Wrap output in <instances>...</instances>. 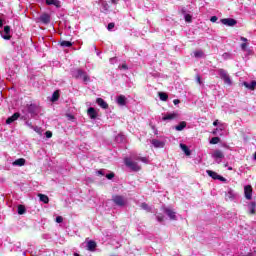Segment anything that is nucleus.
I'll list each match as a JSON object with an SVG mask.
<instances>
[{"label":"nucleus","instance_id":"nucleus-34","mask_svg":"<svg viewBox=\"0 0 256 256\" xmlns=\"http://www.w3.org/2000/svg\"><path fill=\"white\" fill-rule=\"evenodd\" d=\"M244 193H253V188L251 185H247L244 187Z\"/></svg>","mask_w":256,"mask_h":256},{"label":"nucleus","instance_id":"nucleus-49","mask_svg":"<svg viewBox=\"0 0 256 256\" xmlns=\"http://www.w3.org/2000/svg\"><path fill=\"white\" fill-rule=\"evenodd\" d=\"M221 122H219V120H215L214 122H213V125H214V127H217V125H219Z\"/></svg>","mask_w":256,"mask_h":256},{"label":"nucleus","instance_id":"nucleus-1","mask_svg":"<svg viewBox=\"0 0 256 256\" xmlns=\"http://www.w3.org/2000/svg\"><path fill=\"white\" fill-rule=\"evenodd\" d=\"M125 165L132 169V171H141V166L135 161H141L142 163H149L148 157H141L139 154H132L130 158H125Z\"/></svg>","mask_w":256,"mask_h":256},{"label":"nucleus","instance_id":"nucleus-50","mask_svg":"<svg viewBox=\"0 0 256 256\" xmlns=\"http://www.w3.org/2000/svg\"><path fill=\"white\" fill-rule=\"evenodd\" d=\"M0 27H3V18H1V14H0Z\"/></svg>","mask_w":256,"mask_h":256},{"label":"nucleus","instance_id":"nucleus-37","mask_svg":"<svg viewBox=\"0 0 256 256\" xmlns=\"http://www.w3.org/2000/svg\"><path fill=\"white\" fill-rule=\"evenodd\" d=\"M47 139H51V137H53V132L52 131H46L45 133Z\"/></svg>","mask_w":256,"mask_h":256},{"label":"nucleus","instance_id":"nucleus-25","mask_svg":"<svg viewBox=\"0 0 256 256\" xmlns=\"http://www.w3.org/2000/svg\"><path fill=\"white\" fill-rule=\"evenodd\" d=\"M187 127V122L182 121L175 127L176 131H183Z\"/></svg>","mask_w":256,"mask_h":256},{"label":"nucleus","instance_id":"nucleus-5","mask_svg":"<svg viewBox=\"0 0 256 256\" xmlns=\"http://www.w3.org/2000/svg\"><path fill=\"white\" fill-rule=\"evenodd\" d=\"M113 202L115 205H118V207H125V205H127V200L119 195L113 197Z\"/></svg>","mask_w":256,"mask_h":256},{"label":"nucleus","instance_id":"nucleus-15","mask_svg":"<svg viewBox=\"0 0 256 256\" xmlns=\"http://www.w3.org/2000/svg\"><path fill=\"white\" fill-rule=\"evenodd\" d=\"M87 115L88 117H90V119H95L99 114L97 113V110H95V108L90 107L87 110Z\"/></svg>","mask_w":256,"mask_h":256},{"label":"nucleus","instance_id":"nucleus-19","mask_svg":"<svg viewBox=\"0 0 256 256\" xmlns=\"http://www.w3.org/2000/svg\"><path fill=\"white\" fill-rule=\"evenodd\" d=\"M97 248V243L93 240H90L87 242V250L88 251H95V249Z\"/></svg>","mask_w":256,"mask_h":256},{"label":"nucleus","instance_id":"nucleus-38","mask_svg":"<svg viewBox=\"0 0 256 256\" xmlns=\"http://www.w3.org/2000/svg\"><path fill=\"white\" fill-rule=\"evenodd\" d=\"M113 29H115V23H109L108 24V31H111Z\"/></svg>","mask_w":256,"mask_h":256},{"label":"nucleus","instance_id":"nucleus-6","mask_svg":"<svg viewBox=\"0 0 256 256\" xmlns=\"http://www.w3.org/2000/svg\"><path fill=\"white\" fill-rule=\"evenodd\" d=\"M207 175H209V177H211L214 180H218V181H222L223 183H225V181H227V179H225V177L218 175L217 172H214L212 170H207Z\"/></svg>","mask_w":256,"mask_h":256},{"label":"nucleus","instance_id":"nucleus-2","mask_svg":"<svg viewBox=\"0 0 256 256\" xmlns=\"http://www.w3.org/2000/svg\"><path fill=\"white\" fill-rule=\"evenodd\" d=\"M73 77H75V79H82L84 83H87L88 81H90V78H89V75H87V72L81 69H76L73 72Z\"/></svg>","mask_w":256,"mask_h":256},{"label":"nucleus","instance_id":"nucleus-56","mask_svg":"<svg viewBox=\"0 0 256 256\" xmlns=\"http://www.w3.org/2000/svg\"><path fill=\"white\" fill-rule=\"evenodd\" d=\"M104 7H107V4H104Z\"/></svg>","mask_w":256,"mask_h":256},{"label":"nucleus","instance_id":"nucleus-39","mask_svg":"<svg viewBox=\"0 0 256 256\" xmlns=\"http://www.w3.org/2000/svg\"><path fill=\"white\" fill-rule=\"evenodd\" d=\"M245 197H246V199H248V201H250V199H253V194L252 193H245Z\"/></svg>","mask_w":256,"mask_h":256},{"label":"nucleus","instance_id":"nucleus-51","mask_svg":"<svg viewBox=\"0 0 256 256\" xmlns=\"http://www.w3.org/2000/svg\"><path fill=\"white\" fill-rule=\"evenodd\" d=\"M240 40L243 41L244 43H247V38L245 37H241Z\"/></svg>","mask_w":256,"mask_h":256},{"label":"nucleus","instance_id":"nucleus-53","mask_svg":"<svg viewBox=\"0 0 256 256\" xmlns=\"http://www.w3.org/2000/svg\"><path fill=\"white\" fill-rule=\"evenodd\" d=\"M228 169H229V171H233V168H232V167H229Z\"/></svg>","mask_w":256,"mask_h":256},{"label":"nucleus","instance_id":"nucleus-3","mask_svg":"<svg viewBox=\"0 0 256 256\" xmlns=\"http://www.w3.org/2000/svg\"><path fill=\"white\" fill-rule=\"evenodd\" d=\"M218 75L220 76L221 79H223V81L226 85H229V86L233 85L231 76H229V73H227L224 69H219Z\"/></svg>","mask_w":256,"mask_h":256},{"label":"nucleus","instance_id":"nucleus-27","mask_svg":"<svg viewBox=\"0 0 256 256\" xmlns=\"http://www.w3.org/2000/svg\"><path fill=\"white\" fill-rule=\"evenodd\" d=\"M39 200L42 201V203H49V197L45 194H38Z\"/></svg>","mask_w":256,"mask_h":256},{"label":"nucleus","instance_id":"nucleus-42","mask_svg":"<svg viewBox=\"0 0 256 256\" xmlns=\"http://www.w3.org/2000/svg\"><path fill=\"white\" fill-rule=\"evenodd\" d=\"M56 223H63V217L61 216L56 217Z\"/></svg>","mask_w":256,"mask_h":256},{"label":"nucleus","instance_id":"nucleus-23","mask_svg":"<svg viewBox=\"0 0 256 256\" xmlns=\"http://www.w3.org/2000/svg\"><path fill=\"white\" fill-rule=\"evenodd\" d=\"M46 5H54V7H61V2L59 0H46Z\"/></svg>","mask_w":256,"mask_h":256},{"label":"nucleus","instance_id":"nucleus-20","mask_svg":"<svg viewBox=\"0 0 256 256\" xmlns=\"http://www.w3.org/2000/svg\"><path fill=\"white\" fill-rule=\"evenodd\" d=\"M248 211H249L250 215H255V213H256V203L255 202H250L248 204Z\"/></svg>","mask_w":256,"mask_h":256},{"label":"nucleus","instance_id":"nucleus-52","mask_svg":"<svg viewBox=\"0 0 256 256\" xmlns=\"http://www.w3.org/2000/svg\"><path fill=\"white\" fill-rule=\"evenodd\" d=\"M122 67H123V69H127V65H123Z\"/></svg>","mask_w":256,"mask_h":256},{"label":"nucleus","instance_id":"nucleus-43","mask_svg":"<svg viewBox=\"0 0 256 256\" xmlns=\"http://www.w3.org/2000/svg\"><path fill=\"white\" fill-rule=\"evenodd\" d=\"M97 175H102L103 177H105V170H99L97 171Z\"/></svg>","mask_w":256,"mask_h":256},{"label":"nucleus","instance_id":"nucleus-32","mask_svg":"<svg viewBox=\"0 0 256 256\" xmlns=\"http://www.w3.org/2000/svg\"><path fill=\"white\" fill-rule=\"evenodd\" d=\"M219 141H221V139L219 137H213L210 140L211 145H217V143H219Z\"/></svg>","mask_w":256,"mask_h":256},{"label":"nucleus","instance_id":"nucleus-24","mask_svg":"<svg viewBox=\"0 0 256 256\" xmlns=\"http://www.w3.org/2000/svg\"><path fill=\"white\" fill-rule=\"evenodd\" d=\"M17 213L18 215H25L27 213V208H25L24 205H18V208H17Z\"/></svg>","mask_w":256,"mask_h":256},{"label":"nucleus","instance_id":"nucleus-46","mask_svg":"<svg viewBox=\"0 0 256 256\" xmlns=\"http://www.w3.org/2000/svg\"><path fill=\"white\" fill-rule=\"evenodd\" d=\"M156 219L159 221V223L163 222V216L157 215Z\"/></svg>","mask_w":256,"mask_h":256},{"label":"nucleus","instance_id":"nucleus-16","mask_svg":"<svg viewBox=\"0 0 256 256\" xmlns=\"http://www.w3.org/2000/svg\"><path fill=\"white\" fill-rule=\"evenodd\" d=\"M26 125L28 127H30V129H33V131H35V133H38V135H41L43 133V130L41 129V127L38 126H33L31 123L26 122Z\"/></svg>","mask_w":256,"mask_h":256},{"label":"nucleus","instance_id":"nucleus-48","mask_svg":"<svg viewBox=\"0 0 256 256\" xmlns=\"http://www.w3.org/2000/svg\"><path fill=\"white\" fill-rule=\"evenodd\" d=\"M173 103H174V105H179V103H181V101H179V99H175V100H173Z\"/></svg>","mask_w":256,"mask_h":256},{"label":"nucleus","instance_id":"nucleus-7","mask_svg":"<svg viewBox=\"0 0 256 256\" xmlns=\"http://www.w3.org/2000/svg\"><path fill=\"white\" fill-rule=\"evenodd\" d=\"M212 157H213V159H215L216 163H221V159H223V157H225V155L223 154V152L221 150H215L212 153Z\"/></svg>","mask_w":256,"mask_h":256},{"label":"nucleus","instance_id":"nucleus-8","mask_svg":"<svg viewBox=\"0 0 256 256\" xmlns=\"http://www.w3.org/2000/svg\"><path fill=\"white\" fill-rule=\"evenodd\" d=\"M177 117H179V114H177L176 112L167 113L163 115L162 121H173V119H177Z\"/></svg>","mask_w":256,"mask_h":256},{"label":"nucleus","instance_id":"nucleus-30","mask_svg":"<svg viewBox=\"0 0 256 256\" xmlns=\"http://www.w3.org/2000/svg\"><path fill=\"white\" fill-rule=\"evenodd\" d=\"M159 97L161 101H167L169 99V96L165 92H159Z\"/></svg>","mask_w":256,"mask_h":256},{"label":"nucleus","instance_id":"nucleus-13","mask_svg":"<svg viewBox=\"0 0 256 256\" xmlns=\"http://www.w3.org/2000/svg\"><path fill=\"white\" fill-rule=\"evenodd\" d=\"M19 117H21V114H19L18 112L14 113L11 117H9L6 120L7 125H11V123H14V121H17Z\"/></svg>","mask_w":256,"mask_h":256},{"label":"nucleus","instance_id":"nucleus-28","mask_svg":"<svg viewBox=\"0 0 256 256\" xmlns=\"http://www.w3.org/2000/svg\"><path fill=\"white\" fill-rule=\"evenodd\" d=\"M194 57H196V59H201L202 57H205V53H203V50H197L194 52Z\"/></svg>","mask_w":256,"mask_h":256},{"label":"nucleus","instance_id":"nucleus-12","mask_svg":"<svg viewBox=\"0 0 256 256\" xmlns=\"http://www.w3.org/2000/svg\"><path fill=\"white\" fill-rule=\"evenodd\" d=\"M151 144L156 148V149H163V147H165V142L157 140V139H153L151 141Z\"/></svg>","mask_w":256,"mask_h":256},{"label":"nucleus","instance_id":"nucleus-14","mask_svg":"<svg viewBox=\"0 0 256 256\" xmlns=\"http://www.w3.org/2000/svg\"><path fill=\"white\" fill-rule=\"evenodd\" d=\"M96 103L102 109H109V104H107V102H105V100H103V98H97Z\"/></svg>","mask_w":256,"mask_h":256},{"label":"nucleus","instance_id":"nucleus-45","mask_svg":"<svg viewBox=\"0 0 256 256\" xmlns=\"http://www.w3.org/2000/svg\"><path fill=\"white\" fill-rule=\"evenodd\" d=\"M197 83L199 84V85H203V81H201V76H197Z\"/></svg>","mask_w":256,"mask_h":256},{"label":"nucleus","instance_id":"nucleus-26","mask_svg":"<svg viewBox=\"0 0 256 256\" xmlns=\"http://www.w3.org/2000/svg\"><path fill=\"white\" fill-rule=\"evenodd\" d=\"M180 149L185 153V155L189 156L191 155V150H189V147L185 144H180Z\"/></svg>","mask_w":256,"mask_h":256},{"label":"nucleus","instance_id":"nucleus-55","mask_svg":"<svg viewBox=\"0 0 256 256\" xmlns=\"http://www.w3.org/2000/svg\"><path fill=\"white\" fill-rule=\"evenodd\" d=\"M74 256H79V254L75 253Z\"/></svg>","mask_w":256,"mask_h":256},{"label":"nucleus","instance_id":"nucleus-10","mask_svg":"<svg viewBox=\"0 0 256 256\" xmlns=\"http://www.w3.org/2000/svg\"><path fill=\"white\" fill-rule=\"evenodd\" d=\"M38 19L41 23H44V25L51 23V16L49 14H42Z\"/></svg>","mask_w":256,"mask_h":256},{"label":"nucleus","instance_id":"nucleus-4","mask_svg":"<svg viewBox=\"0 0 256 256\" xmlns=\"http://www.w3.org/2000/svg\"><path fill=\"white\" fill-rule=\"evenodd\" d=\"M163 213L171 219V221H177V212L171 206L163 207Z\"/></svg>","mask_w":256,"mask_h":256},{"label":"nucleus","instance_id":"nucleus-21","mask_svg":"<svg viewBox=\"0 0 256 256\" xmlns=\"http://www.w3.org/2000/svg\"><path fill=\"white\" fill-rule=\"evenodd\" d=\"M243 85L244 87H246V89H250V91H255L256 81H252L251 83L244 82Z\"/></svg>","mask_w":256,"mask_h":256},{"label":"nucleus","instance_id":"nucleus-44","mask_svg":"<svg viewBox=\"0 0 256 256\" xmlns=\"http://www.w3.org/2000/svg\"><path fill=\"white\" fill-rule=\"evenodd\" d=\"M241 49H242V51H246L247 50V43L241 44Z\"/></svg>","mask_w":256,"mask_h":256},{"label":"nucleus","instance_id":"nucleus-18","mask_svg":"<svg viewBox=\"0 0 256 256\" xmlns=\"http://www.w3.org/2000/svg\"><path fill=\"white\" fill-rule=\"evenodd\" d=\"M25 163H26V161H25L24 158H19V159L15 160V161L12 163V165H13L14 167H23V165H25Z\"/></svg>","mask_w":256,"mask_h":256},{"label":"nucleus","instance_id":"nucleus-22","mask_svg":"<svg viewBox=\"0 0 256 256\" xmlns=\"http://www.w3.org/2000/svg\"><path fill=\"white\" fill-rule=\"evenodd\" d=\"M225 129H227V124L225 123H220L218 125V128H216L214 131H213V135H217V132L218 131H225Z\"/></svg>","mask_w":256,"mask_h":256},{"label":"nucleus","instance_id":"nucleus-36","mask_svg":"<svg viewBox=\"0 0 256 256\" xmlns=\"http://www.w3.org/2000/svg\"><path fill=\"white\" fill-rule=\"evenodd\" d=\"M106 178H108L109 180L113 179V177H115V173L110 172L109 174L105 175Z\"/></svg>","mask_w":256,"mask_h":256},{"label":"nucleus","instance_id":"nucleus-47","mask_svg":"<svg viewBox=\"0 0 256 256\" xmlns=\"http://www.w3.org/2000/svg\"><path fill=\"white\" fill-rule=\"evenodd\" d=\"M210 21H211L212 23H216V21H217V16H212V17L210 18Z\"/></svg>","mask_w":256,"mask_h":256},{"label":"nucleus","instance_id":"nucleus-29","mask_svg":"<svg viewBox=\"0 0 256 256\" xmlns=\"http://www.w3.org/2000/svg\"><path fill=\"white\" fill-rule=\"evenodd\" d=\"M58 100H59V90H56V91L53 93V95H52L51 101H52L53 103H55V101H58Z\"/></svg>","mask_w":256,"mask_h":256},{"label":"nucleus","instance_id":"nucleus-9","mask_svg":"<svg viewBox=\"0 0 256 256\" xmlns=\"http://www.w3.org/2000/svg\"><path fill=\"white\" fill-rule=\"evenodd\" d=\"M221 23H223V25H227V27H233L237 25V21L232 18H224L221 20Z\"/></svg>","mask_w":256,"mask_h":256},{"label":"nucleus","instance_id":"nucleus-31","mask_svg":"<svg viewBox=\"0 0 256 256\" xmlns=\"http://www.w3.org/2000/svg\"><path fill=\"white\" fill-rule=\"evenodd\" d=\"M225 197L227 201H233L235 199V194L227 193Z\"/></svg>","mask_w":256,"mask_h":256},{"label":"nucleus","instance_id":"nucleus-17","mask_svg":"<svg viewBox=\"0 0 256 256\" xmlns=\"http://www.w3.org/2000/svg\"><path fill=\"white\" fill-rule=\"evenodd\" d=\"M116 101H117V104L121 105L122 107L127 104V98L123 95L118 96Z\"/></svg>","mask_w":256,"mask_h":256},{"label":"nucleus","instance_id":"nucleus-41","mask_svg":"<svg viewBox=\"0 0 256 256\" xmlns=\"http://www.w3.org/2000/svg\"><path fill=\"white\" fill-rule=\"evenodd\" d=\"M123 139H125V136L124 135H118L116 137V141H123Z\"/></svg>","mask_w":256,"mask_h":256},{"label":"nucleus","instance_id":"nucleus-35","mask_svg":"<svg viewBox=\"0 0 256 256\" xmlns=\"http://www.w3.org/2000/svg\"><path fill=\"white\" fill-rule=\"evenodd\" d=\"M141 208L144 209V211H151V207H149L147 203H142Z\"/></svg>","mask_w":256,"mask_h":256},{"label":"nucleus","instance_id":"nucleus-40","mask_svg":"<svg viewBox=\"0 0 256 256\" xmlns=\"http://www.w3.org/2000/svg\"><path fill=\"white\" fill-rule=\"evenodd\" d=\"M191 19H192L191 15L187 14V15L185 16V21H186L187 23H191Z\"/></svg>","mask_w":256,"mask_h":256},{"label":"nucleus","instance_id":"nucleus-33","mask_svg":"<svg viewBox=\"0 0 256 256\" xmlns=\"http://www.w3.org/2000/svg\"><path fill=\"white\" fill-rule=\"evenodd\" d=\"M61 47H71L73 44L71 43V42H69V41H62L61 42Z\"/></svg>","mask_w":256,"mask_h":256},{"label":"nucleus","instance_id":"nucleus-11","mask_svg":"<svg viewBox=\"0 0 256 256\" xmlns=\"http://www.w3.org/2000/svg\"><path fill=\"white\" fill-rule=\"evenodd\" d=\"M9 33H11V27L5 26L4 31L1 32V36L3 37V39L9 40L11 39V35H9Z\"/></svg>","mask_w":256,"mask_h":256},{"label":"nucleus","instance_id":"nucleus-54","mask_svg":"<svg viewBox=\"0 0 256 256\" xmlns=\"http://www.w3.org/2000/svg\"><path fill=\"white\" fill-rule=\"evenodd\" d=\"M112 3H117V0H112Z\"/></svg>","mask_w":256,"mask_h":256}]
</instances>
